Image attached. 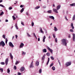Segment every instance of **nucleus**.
Masks as SVG:
<instances>
[{
	"label": "nucleus",
	"mask_w": 75,
	"mask_h": 75,
	"mask_svg": "<svg viewBox=\"0 0 75 75\" xmlns=\"http://www.w3.org/2000/svg\"><path fill=\"white\" fill-rule=\"evenodd\" d=\"M62 43L63 44H64L65 46H67V43L68 42H66V40L65 39H63L62 40Z\"/></svg>",
	"instance_id": "1"
},
{
	"label": "nucleus",
	"mask_w": 75,
	"mask_h": 75,
	"mask_svg": "<svg viewBox=\"0 0 75 75\" xmlns=\"http://www.w3.org/2000/svg\"><path fill=\"white\" fill-rule=\"evenodd\" d=\"M71 65V62H67L66 64V67H68V66H69V65Z\"/></svg>",
	"instance_id": "2"
},
{
	"label": "nucleus",
	"mask_w": 75,
	"mask_h": 75,
	"mask_svg": "<svg viewBox=\"0 0 75 75\" xmlns=\"http://www.w3.org/2000/svg\"><path fill=\"white\" fill-rule=\"evenodd\" d=\"M1 45H2L3 47H4V45H5V43L3 41H1L0 42V46H1Z\"/></svg>",
	"instance_id": "3"
},
{
	"label": "nucleus",
	"mask_w": 75,
	"mask_h": 75,
	"mask_svg": "<svg viewBox=\"0 0 75 75\" xmlns=\"http://www.w3.org/2000/svg\"><path fill=\"white\" fill-rule=\"evenodd\" d=\"M33 67L34 66H33V61H32L30 65L29 66V67L31 68H33Z\"/></svg>",
	"instance_id": "4"
},
{
	"label": "nucleus",
	"mask_w": 75,
	"mask_h": 75,
	"mask_svg": "<svg viewBox=\"0 0 75 75\" xmlns=\"http://www.w3.org/2000/svg\"><path fill=\"white\" fill-rule=\"evenodd\" d=\"M47 50H49V51H50V52H51V53H52L53 51H52V49L50 48L49 47H48V46L47 47Z\"/></svg>",
	"instance_id": "5"
},
{
	"label": "nucleus",
	"mask_w": 75,
	"mask_h": 75,
	"mask_svg": "<svg viewBox=\"0 0 75 75\" xmlns=\"http://www.w3.org/2000/svg\"><path fill=\"white\" fill-rule=\"evenodd\" d=\"M9 45L10 46V47H12V48H13V47H14V45H13V43H12L11 42H9Z\"/></svg>",
	"instance_id": "6"
},
{
	"label": "nucleus",
	"mask_w": 75,
	"mask_h": 75,
	"mask_svg": "<svg viewBox=\"0 0 75 75\" xmlns=\"http://www.w3.org/2000/svg\"><path fill=\"white\" fill-rule=\"evenodd\" d=\"M8 58H7L5 61V64H6V65H7L8 64Z\"/></svg>",
	"instance_id": "7"
},
{
	"label": "nucleus",
	"mask_w": 75,
	"mask_h": 75,
	"mask_svg": "<svg viewBox=\"0 0 75 75\" xmlns=\"http://www.w3.org/2000/svg\"><path fill=\"white\" fill-rule=\"evenodd\" d=\"M24 67H22L20 69V70L21 72H23L24 71Z\"/></svg>",
	"instance_id": "8"
},
{
	"label": "nucleus",
	"mask_w": 75,
	"mask_h": 75,
	"mask_svg": "<svg viewBox=\"0 0 75 75\" xmlns=\"http://www.w3.org/2000/svg\"><path fill=\"white\" fill-rule=\"evenodd\" d=\"M73 40L74 41H75V34H74L73 33Z\"/></svg>",
	"instance_id": "9"
},
{
	"label": "nucleus",
	"mask_w": 75,
	"mask_h": 75,
	"mask_svg": "<svg viewBox=\"0 0 75 75\" xmlns=\"http://www.w3.org/2000/svg\"><path fill=\"white\" fill-rule=\"evenodd\" d=\"M58 10L57 9L55 8L53 9V11H54V12H55V13H58V11H57Z\"/></svg>",
	"instance_id": "10"
},
{
	"label": "nucleus",
	"mask_w": 75,
	"mask_h": 75,
	"mask_svg": "<svg viewBox=\"0 0 75 75\" xmlns=\"http://www.w3.org/2000/svg\"><path fill=\"white\" fill-rule=\"evenodd\" d=\"M49 18H51V19H52V20H54V16H49Z\"/></svg>",
	"instance_id": "11"
},
{
	"label": "nucleus",
	"mask_w": 75,
	"mask_h": 75,
	"mask_svg": "<svg viewBox=\"0 0 75 75\" xmlns=\"http://www.w3.org/2000/svg\"><path fill=\"white\" fill-rule=\"evenodd\" d=\"M10 56L11 57V59H13V56L12 54H11V53H10Z\"/></svg>",
	"instance_id": "12"
},
{
	"label": "nucleus",
	"mask_w": 75,
	"mask_h": 75,
	"mask_svg": "<svg viewBox=\"0 0 75 75\" xmlns=\"http://www.w3.org/2000/svg\"><path fill=\"white\" fill-rule=\"evenodd\" d=\"M60 8H61V5H60L58 6L57 7V10H59L60 9Z\"/></svg>",
	"instance_id": "13"
},
{
	"label": "nucleus",
	"mask_w": 75,
	"mask_h": 75,
	"mask_svg": "<svg viewBox=\"0 0 75 75\" xmlns=\"http://www.w3.org/2000/svg\"><path fill=\"white\" fill-rule=\"evenodd\" d=\"M71 26L72 28V29H74V25L73 23H72L71 24Z\"/></svg>",
	"instance_id": "14"
},
{
	"label": "nucleus",
	"mask_w": 75,
	"mask_h": 75,
	"mask_svg": "<svg viewBox=\"0 0 75 75\" xmlns=\"http://www.w3.org/2000/svg\"><path fill=\"white\" fill-rule=\"evenodd\" d=\"M45 38H46V37H45V36H44L43 37V40H42V41L43 42H45Z\"/></svg>",
	"instance_id": "15"
},
{
	"label": "nucleus",
	"mask_w": 75,
	"mask_h": 75,
	"mask_svg": "<svg viewBox=\"0 0 75 75\" xmlns=\"http://www.w3.org/2000/svg\"><path fill=\"white\" fill-rule=\"evenodd\" d=\"M36 66H38L39 65V62H36L35 63Z\"/></svg>",
	"instance_id": "16"
},
{
	"label": "nucleus",
	"mask_w": 75,
	"mask_h": 75,
	"mask_svg": "<svg viewBox=\"0 0 75 75\" xmlns=\"http://www.w3.org/2000/svg\"><path fill=\"white\" fill-rule=\"evenodd\" d=\"M23 46H24V44L23 43H21L20 45V47H23Z\"/></svg>",
	"instance_id": "17"
},
{
	"label": "nucleus",
	"mask_w": 75,
	"mask_h": 75,
	"mask_svg": "<svg viewBox=\"0 0 75 75\" xmlns=\"http://www.w3.org/2000/svg\"><path fill=\"white\" fill-rule=\"evenodd\" d=\"M44 59H45V56H43L42 58V60L43 61V62H44Z\"/></svg>",
	"instance_id": "18"
},
{
	"label": "nucleus",
	"mask_w": 75,
	"mask_h": 75,
	"mask_svg": "<svg viewBox=\"0 0 75 75\" xmlns=\"http://www.w3.org/2000/svg\"><path fill=\"white\" fill-rule=\"evenodd\" d=\"M70 6H75V3H73L70 4Z\"/></svg>",
	"instance_id": "19"
},
{
	"label": "nucleus",
	"mask_w": 75,
	"mask_h": 75,
	"mask_svg": "<svg viewBox=\"0 0 75 75\" xmlns=\"http://www.w3.org/2000/svg\"><path fill=\"white\" fill-rule=\"evenodd\" d=\"M42 52H47V49H44L42 50Z\"/></svg>",
	"instance_id": "20"
},
{
	"label": "nucleus",
	"mask_w": 75,
	"mask_h": 75,
	"mask_svg": "<svg viewBox=\"0 0 75 75\" xmlns=\"http://www.w3.org/2000/svg\"><path fill=\"white\" fill-rule=\"evenodd\" d=\"M54 30L55 31H57V30H58V29L56 27H54Z\"/></svg>",
	"instance_id": "21"
},
{
	"label": "nucleus",
	"mask_w": 75,
	"mask_h": 75,
	"mask_svg": "<svg viewBox=\"0 0 75 75\" xmlns=\"http://www.w3.org/2000/svg\"><path fill=\"white\" fill-rule=\"evenodd\" d=\"M47 13H52V10H49L47 11Z\"/></svg>",
	"instance_id": "22"
},
{
	"label": "nucleus",
	"mask_w": 75,
	"mask_h": 75,
	"mask_svg": "<svg viewBox=\"0 0 75 75\" xmlns=\"http://www.w3.org/2000/svg\"><path fill=\"white\" fill-rule=\"evenodd\" d=\"M50 61V58H48V60L47 62V63L46 64V65H47L48 64V63H49V62Z\"/></svg>",
	"instance_id": "23"
},
{
	"label": "nucleus",
	"mask_w": 75,
	"mask_h": 75,
	"mask_svg": "<svg viewBox=\"0 0 75 75\" xmlns=\"http://www.w3.org/2000/svg\"><path fill=\"white\" fill-rule=\"evenodd\" d=\"M15 27L17 29V30L18 29V27H17V24L16 23L15 25Z\"/></svg>",
	"instance_id": "24"
},
{
	"label": "nucleus",
	"mask_w": 75,
	"mask_h": 75,
	"mask_svg": "<svg viewBox=\"0 0 75 75\" xmlns=\"http://www.w3.org/2000/svg\"><path fill=\"white\" fill-rule=\"evenodd\" d=\"M24 8H23L21 9V12L22 13V12H23L24 11Z\"/></svg>",
	"instance_id": "25"
},
{
	"label": "nucleus",
	"mask_w": 75,
	"mask_h": 75,
	"mask_svg": "<svg viewBox=\"0 0 75 75\" xmlns=\"http://www.w3.org/2000/svg\"><path fill=\"white\" fill-rule=\"evenodd\" d=\"M72 18H73V21L75 20V14L74 15V16H73V17Z\"/></svg>",
	"instance_id": "26"
},
{
	"label": "nucleus",
	"mask_w": 75,
	"mask_h": 75,
	"mask_svg": "<svg viewBox=\"0 0 75 75\" xmlns=\"http://www.w3.org/2000/svg\"><path fill=\"white\" fill-rule=\"evenodd\" d=\"M39 72L40 74H41V73L42 72V69H40L39 70Z\"/></svg>",
	"instance_id": "27"
},
{
	"label": "nucleus",
	"mask_w": 75,
	"mask_h": 75,
	"mask_svg": "<svg viewBox=\"0 0 75 75\" xmlns=\"http://www.w3.org/2000/svg\"><path fill=\"white\" fill-rule=\"evenodd\" d=\"M46 55L49 57L50 56V53L48 52L46 54Z\"/></svg>",
	"instance_id": "28"
},
{
	"label": "nucleus",
	"mask_w": 75,
	"mask_h": 75,
	"mask_svg": "<svg viewBox=\"0 0 75 75\" xmlns=\"http://www.w3.org/2000/svg\"><path fill=\"white\" fill-rule=\"evenodd\" d=\"M40 7V6H37V7L35 8V9H38Z\"/></svg>",
	"instance_id": "29"
},
{
	"label": "nucleus",
	"mask_w": 75,
	"mask_h": 75,
	"mask_svg": "<svg viewBox=\"0 0 75 75\" xmlns=\"http://www.w3.org/2000/svg\"><path fill=\"white\" fill-rule=\"evenodd\" d=\"M53 65H54V63L52 62L50 65V67H52V66H53Z\"/></svg>",
	"instance_id": "30"
},
{
	"label": "nucleus",
	"mask_w": 75,
	"mask_h": 75,
	"mask_svg": "<svg viewBox=\"0 0 75 75\" xmlns=\"http://www.w3.org/2000/svg\"><path fill=\"white\" fill-rule=\"evenodd\" d=\"M40 32L42 33H43V30H42V28H40Z\"/></svg>",
	"instance_id": "31"
},
{
	"label": "nucleus",
	"mask_w": 75,
	"mask_h": 75,
	"mask_svg": "<svg viewBox=\"0 0 75 75\" xmlns=\"http://www.w3.org/2000/svg\"><path fill=\"white\" fill-rule=\"evenodd\" d=\"M52 69L53 71H55V67H52Z\"/></svg>",
	"instance_id": "32"
},
{
	"label": "nucleus",
	"mask_w": 75,
	"mask_h": 75,
	"mask_svg": "<svg viewBox=\"0 0 75 75\" xmlns=\"http://www.w3.org/2000/svg\"><path fill=\"white\" fill-rule=\"evenodd\" d=\"M70 31L72 33H73V32H74V30L72 29H71L70 30Z\"/></svg>",
	"instance_id": "33"
},
{
	"label": "nucleus",
	"mask_w": 75,
	"mask_h": 75,
	"mask_svg": "<svg viewBox=\"0 0 75 75\" xmlns=\"http://www.w3.org/2000/svg\"><path fill=\"white\" fill-rule=\"evenodd\" d=\"M1 64V65H5V63H4V62H1L0 63Z\"/></svg>",
	"instance_id": "34"
},
{
	"label": "nucleus",
	"mask_w": 75,
	"mask_h": 75,
	"mask_svg": "<svg viewBox=\"0 0 75 75\" xmlns=\"http://www.w3.org/2000/svg\"><path fill=\"white\" fill-rule=\"evenodd\" d=\"M32 27H33V26L34 25V22L32 21Z\"/></svg>",
	"instance_id": "35"
},
{
	"label": "nucleus",
	"mask_w": 75,
	"mask_h": 75,
	"mask_svg": "<svg viewBox=\"0 0 75 75\" xmlns=\"http://www.w3.org/2000/svg\"><path fill=\"white\" fill-rule=\"evenodd\" d=\"M3 14H4V12H2L0 13V16H2Z\"/></svg>",
	"instance_id": "36"
},
{
	"label": "nucleus",
	"mask_w": 75,
	"mask_h": 75,
	"mask_svg": "<svg viewBox=\"0 0 75 75\" xmlns=\"http://www.w3.org/2000/svg\"><path fill=\"white\" fill-rule=\"evenodd\" d=\"M10 69H7V72H8V73H10Z\"/></svg>",
	"instance_id": "37"
},
{
	"label": "nucleus",
	"mask_w": 75,
	"mask_h": 75,
	"mask_svg": "<svg viewBox=\"0 0 75 75\" xmlns=\"http://www.w3.org/2000/svg\"><path fill=\"white\" fill-rule=\"evenodd\" d=\"M12 17L13 18V20H16V18L15 17V16H12Z\"/></svg>",
	"instance_id": "38"
},
{
	"label": "nucleus",
	"mask_w": 75,
	"mask_h": 75,
	"mask_svg": "<svg viewBox=\"0 0 75 75\" xmlns=\"http://www.w3.org/2000/svg\"><path fill=\"white\" fill-rule=\"evenodd\" d=\"M2 37L3 38H4V39H6V37L5 36V35H3Z\"/></svg>",
	"instance_id": "39"
},
{
	"label": "nucleus",
	"mask_w": 75,
	"mask_h": 75,
	"mask_svg": "<svg viewBox=\"0 0 75 75\" xmlns=\"http://www.w3.org/2000/svg\"><path fill=\"white\" fill-rule=\"evenodd\" d=\"M0 71H1L2 72H3V69L0 68Z\"/></svg>",
	"instance_id": "40"
},
{
	"label": "nucleus",
	"mask_w": 75,
	"mask_h": 75,
	"mask_svg": "<svg viewBox=\"0 0 75 75\" xmlns=\"http://www.w3.org/2000/svg\"><path fill=\"white\" fill-rule=\"evenodd\" d=\"M51 59H52V60H54V57H53L51 56Z\"/></svg>",
	"instance_id": "41"
},
{
	"label": "nucleus",
	"mask_w": 75,
	"mask_h": 75,
	"mask_svg": "<svg viewBox=\"0 0 75 75\" xmlns=\"http://www.w3.org/2000/svg\"><path fill=\"white\" fill-rule=\"evenodd\" d=\"M0 6H1V7H2L4 8V6L1 4H0Z\"/></svg>",
	"instance_id": "42"
},
{
	"label": "nucleus",
	"mask_w": 75,
	"mask_h": 75,
	"mask_svg": "<svg viewBox=\"0 0 75 75\" xmlns=\"http://www.w3.org/2000/svg\"><path fill=\"white\" fill-rule=\"evenodd\" d=\"M18 64H19V62H18V61H16V62L15 63L16 65H17Z\"/></svg>",
	"instance_id": "43"
},
{
	"label": "nucleus",
	"mask_w": 75,
	"mask_h": 75,
	"mask_svg": "<svg viewBox=\"0 0 75 75\" xmlns=\"http://www.w3.org/2000/svg\"><path fill=\"white\" fill-rule=\"evenodd\" d=\"M55 34H53V38H55Z\"/></svg>",
	"instance_id": "44"
},
{
	"label": "nucleus",
	"mask_w": 75,
	"mask_h": 75,
	"mask_svg": "<svg viewBox=\"0 0 75 75\" xmlns=\"http://www.w3.org/2000/svg\"><path fill=\"white\" fill-rule=\"evenodd\" d=\"M7 41H8V40H7V39L6 38V44H7Z\"/></svg>",
	"instance_id": "45"
},
{
	"label": "nucleus",
	"mask_w": 75,
	"mask_h": 75,
	"mask_svg": "<svg viewBox=\"0 0 75 75\" xmlns=\"http://www.w3.org/2000/svg\"><path fill=\"white\" fill-rule=\"evenodd\" d=\"M9 10H11V9H13V8L11 7H10L9 8Z\"/></svg>",
	"instance_id": "46"
},
{
	"label": "nucleus",
	"mask_w": 75,
	"mask_h": 75,
	"mask_svg": "<svg viewBox=\"0 0 75 75\" xmlns=\"http://www.w3.org/2000/svg\"><path fill=\"white\" fill-rule=\"evenodd\" d=\"M27 35L28 36V37H31V35H30V34L28 33H27Z\"/></svg>",
	"instance_id": "47"
},
{
	"label": "nucleus",
	"mask_w": 75,
	"mask_h": 75,
	"mask_svg": "<svg viewBox=\"0 0 75 75\" xmlns=\"http://www.w3.org/2000/svg\"><path fill=\"white\" fill-rule=\"evenodd\" d=\"M58 62L59 64V65L61 66V63H60V62H59V60H58Z\"/></svg>",
	"instance_id": "48"
},
{
	"label": "nucleus",
	"mask_w": 75,
	"mask_h": 75,
	"mask_svg": "<svg viewBox=\"0 0 75 75\" xmlns=\"http://www.w3.org/2000/svg\"><path fill=\"white\" fill-rule=\"evenodd\" d=\"M18 75H21L22 74V73H20V72H18Z\"/></svg>",
	"instance_id": "49"
},
{
	"label": "nucleus",
	"mask_w": 75,
	"mask_h": 75,
	"mask_svg": "<svg viewBox=\"0 0 75 75\" xmlns=\"http://www.w3.org/2000/svg\"><path fill=\"white\" fill-rule=\"evenodd\" d=\"M20 7L21 8H22L23 7H24V5H22L20 6Z\"/></svg>",
	"instance_id": "50"
},
{
	"label": "nucleus",
	"mask_w": 75,
	"mask_h": 75,
	"mask_svg": "<svg viewBox=\"0 0 75 75\" xmlns=\"http://www.w3.org/2000/svg\"><path fill=\"white\" fill-rule=\"evenodd\" d=\"M55 41L56 42H57V38H56L55 39Z\"/></svg>",
	"instance_id": "51"
},
{
	"label": "nucleus",
	"mask_w": 75,
	"mask_h": 75,
	"mask_svg": "<svg viewBox=\"0 0 75 75\" xmlns=\"http://www.w3.org/2000/svg\"><path fill=\"white\" fill-rule=\"evenodd\" d=\"M22 55H25V53H24V52H23V53H22Z\"/></svg>",
	"instance_id": "52"
},
{
	"label": "nucleus",
	"mask_w": 75,
	"mask_h": 75,
	"mask_svg": "<svg viewBox=\"0 0 75 75\" xmlns=\"http://www.w3.org/2000/svg\"><path fill=\"white\" fill-rule=\"evenodd\" d=\"M14 69H17V67H16V66H15L14 67Z\"/></svg>",
	"instance_id": "53"
},
{
	"label": "nucleus",
	"mask_w": 75,
	"mask_h": 75,
	"mask_svg": "<svg viewBox=\"0 0 75 75\" xmlns=\"http://www.w3.org/2000/svg\"><path fill=\"white\" fill-rule=\"evenodd\" d=\"M33 34L34 37H36V35H35V33H33Z\"/></svg>",
	"instance_id": "54"
},
{
	"label": "nucleus",
	"mask_w": 75,
	"mask_h": 75,
	"mask_svg": "<svg viewBox=\"0 0 75 75\" xmlns=\"http://www.w3.org/2000/svg\"><path fill=\"white\" fill-rule=\"evenodd\" d=\"M43 8H46V6H43Z\"/></svg>",
	"instance_id": "55"
},
{
	"label": "nucleus",
	"mask_w": 75,
	"mask_h": 75,
	"mask_svg": "<svg viewBox=\"0 0 75 75\" xmlns=\"http://www.w3.org/2000/svg\"><path fill=\"white\" fill-rule=\"evenodd\" d=\"M21 24H22V25H24V23H23V22H21Z\"/></svg>",
	"instance_id": "56"
},
{
	"label": "nucleus",
	"mask_w": 75,
	"mask_h": 75,
	"mask_svg": "<svg viewBox=\"0 0 75 75\" xmlns=\"http://www.w3.org/2000/svg\"><path fill=\"white\" fill-rule=\"evenodd\" d=\"M15 37H16V38H17V37H18V36H17V35H16Z\"/></svg>",
	"instance_id": "57"
},
{
	"label": "nucleus",
	"mask_w": 75,
	"mask_h": 75,
	"mask_svg": "<svg viewBox=\"0 0 75 75\" xmlns=\"http://www.w3.org/2000/svg\"><path fill=\"white\" fill-rule=\"evenodd\" d=\"M40 38H38V41H40Z\"/></svg>",
	"instance_id": "58"
},
{
	"label": "nucleus",
	"mask_w": 75,
	"mask_h": 75,
	"mask_svg": "<svg viewBox=\"0 0 75 75\" xmlns=\"http://www.w3.org/2000/svg\"><path fill=\"white\" fill-rule=\"evenodd\" d=\"M8 20L6 19V22H8Z\"/></svg>",
	"instance_id": "59"
},
{
	"label": "nucleus",
	"mask_w": 75,
	"mask_h": 75,
	"mask_svg": "<svg viewBox=\"0 0 75 75\" xmlns=\"http://www.w3.org/2000/svg\"><path fill=\"white\" fill-rule=\"evenodd\" d=\"M69 38H71V35H69V36H68Z\"/></svg>",
	"instance_id": "60"
},
{
	"label": "nucleus",
	"mask_w": 75,
	"mask_h": 75,
	"mask_svg": "<svg viewBox=\"0 0 75 75\" xmlns=\"http://www.w3.org/2000/svg\"><path fill=\"white\" fill-rule=\"evenodd\" d=\"M48 38H49V39H50L51 38V36H49V37H48Z\"/></svg>",
	"instance_id": "61"
},
{
	"label": "nucleus",
	"mask_w": 75,
	"mask_h": 75,
	"mask_svg": "<svg viewBox=\"0 0 75 75\" xmlns=\"http://www.w3.org/2000/svg\"><path fill=\"white\" fill-rule=\"evenodd\" d=\"M26 15H27V16H28V12H27L26 13Z\"/></svg>",
	"instance_id": "62"
},
{
	"label": "nucleus",
	"mask_w": 75,
	"mask_h": 75,
	"mask_svg": "<svg viewBox=\"0 0 75 75\" xmlns=\"http://www.w3.org/2000/svg\"><path fill=\"white\" fill-rule=\"evenodd\" d=\"M3 1V0H0V3H1V2H2Z\"/></svg>",
	"instance_id": "63"
},
{
	"label": "nucleus",
	"mask_w": 75,
	"mask_h": 75,
	"mask_svg": "<svg viewBox=\"0 0 75 75\" xmlns=\"http://www.w3.org/2000/svg\"><path fill=\"white\" fill-rule=\"evenodd\" d=\"M53 7H55V5L54 4H53Z\"/></svg>",
	"instance_id": "64"
}]
</instances>
